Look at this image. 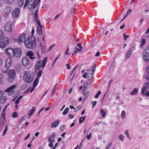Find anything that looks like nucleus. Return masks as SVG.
Listing matches in <instances>:
<instances>
[{
  "instance_id": "1",
  "label": "nucleus",
  "mask_w": 149,
  "mask_h": 149,
  "mask_svg": "<svg viewBox=\"0 0 149 149\" xmlns=\"http://www.w3.org/2000/svg\"><path fill=\"white\" fill-rule=\"evenodd\" d=\"M40 0H26L25 2L24 8L28 5V8L29 9H31L33 8L32 10V13L34 16V13L33 12L34 10L36 11L37 9V12L39 10V8H36L38 5V2H40Z\"/></svg>"
},
{
  "instance_id": "2",
  "label": "nucleus",
  "mask_w": 149,
  "mask_h": 149,
  "mask_svg": "<svg viewBox=\"0 0 149 149\" xmlns=\"http://www.w3.org/2000/svg\"><path fill=\"white\" fill-rule=\"evenodd\" d=\"M24 43L27 47L31 49L34 48L36 45L35 38L32 36H29L27 40H25Z\"/></svg>"
},
{
  "instance_id": "3",
  "label": "nucleus",
  "mask_w": 149,
  "mask_h": 149,
  "mask_svg": "<svg viewBox=\"0 0 149 149\" xmlns=\"http://www.w3.org/2000/svg\"><path fill=\"white\" fill-rule=\"evenodd\" d=\"M8 81L10 82L13 81L15 79L16 76V72L15 70L10 69L8 72Z\"/></svg>"
},
{
  "instance_id": "4",
  "label": "nucleus",
  "mask_w": 149,
  "mask_h": 149,
  "mask_svg": "<svg viewBox=\"0 0 149 149\" xmlns=\"http://www.w3.org/2000/svg\"><path fill=\"white\" fill-rule=\"evenodd\" d=\"M16 88V85H13L8 87L7 89L5 90L4 91L8 93L9 95H11L14 93Z\"/></svg>"
},
{
  "instance_id": "5",
  "label": "nucleus",
  "mask_w": 149,
  "mask_h": 149,
  "mask_svg": "<svg viewBox=\"0 0 149 149\" xmlns=\"http://www.w3.org/2000/svg\"><path fill=\"white\" fill-rule=\"evenodd\" d=\"M38 10L36 11L34 10L33 12L34 13V17L35 20V22L36 23L38 24L37 27L43 28V26L41 25L40 22L39 20L38 19V13H37Z\"/></svg>"
},
{
  "instance_id": "6",
  "label": "nucleus",
  "mask_w": 149,
  "mask_h": 149,
  "mask_svg": "<svg viewBox=\"0 0 149 149\" xmlns=\"http://www.w3.org/2000/svg\"><path fill=\"white\" fill-rule=\"evenodd\" d=\"M4 29L7 32H12L13 31L12 22H7L5 25Z\"/></svg>"
},
{
  "instance_id": "7",
  "label": "nucleus",
  "mask_w": 149,
  "mask_h": 149,
  "mask_svg": "<svg viewBox=\"0 0 149 149\" xmlns=\"http://www.w3.org/2000/svg\"><path fill=\"white\" fill-rule=\"evenodd\" d=\"M143 58L145 62L149 61V49H145L143 54Z\"/></svg>"
},
{
  "instance_id": "8",
  "label": "nucleus",
  "mask_w": 149,
  "mask_h": 149,
  "mask_svg": "<svg viewBox=\"0 0 149 149\" xmlns=\"http://www.w3.org/2000/svg\"><path fill=\"white\" fill-rule=\"evenodd\" d=\"M9 43V39L6 38L3 41H0V47L2 48H5L8 45Z\"/></svg>"
},
{
  "instance_id": "9",
  "label": "nucleus",
  "mask_w": 149,
  "mask_h": 149,
  "mask_svg": "<svg viewBox=\"0 0 149 149\" xmlns=\"http://www.w3.org/2000/svg\"><path fill=\"white\" fill-rule=\"evenodd\" d=\"M24 78H25V81L29 84L31 83L33 79V77L27 73H25L24 76Z\"/></svg>"
},
{
  "instance_id": "10",
  "label": "nucleus",
  "mask_w": 149,
  "mask_h": 149,
  "mask_svg": "<svg viewBox=\"0 0 149 149\" xmlns=\"http://www.w3.org/2000/svg\"><path fill=\"white\" fill-rule=\"evenodd\" d=\"M22 55L21 50L18 48H16L14 49V57L15 58L20 57Z\"/></svg>"
},
{
  "instance_id": "11",
  "label": "nucleus",
  "mask_w": 149,
  "mask_h": 149,
  "mask_svg": "<svg viewBox=\"0 0 149 149\" xmlns=\"http://www.w3.org/2000/svg\"><path fill=\"white\" fill-rule=\"evenodd\" d=\"M81 43H79L77 44V46L79 47V48H78L77 47H76L74 48V53L72 54V55L81 51L82 49H83V47L81 46Z\"/></svg>"
},
{
  "instance_id": "12",
  "label": "nucleus",
  "mask_w": 149,
  "mask_h": 149,
  "mask_svg": "<svg viewBox=\"0 0 149 149\" xmlns=\"http://www.w3.org/2000/svg\"><path fill=\"white\" fill-rule=\"evenodd\" d=\"M22 61L23 65L25 67H28L30 63L29 59L27 57H24Z\"/></svg>"
},
{
  "instance_id": "13",
  "label": "nucleus",
  "mask_w": 149,
  "mask_h": 149,
  "mask_svg": "<svg viewBox=\"0 0 149 149\" xmlns=\"http://www.w3.org/2000/svg\"><path fill=\"white\" fill-rule=\"evenodd\" d=\"M5 51L10 57H14V49L11 48H8L6 49Z\"/></svg>"
},
{
  "instance_id": "14",
  "label": "nucleus",
  "mask_w": 149,
  "mask_h": 149,
  "mask_svg": "<svg viewBox=\"0 0 149 149\" xmlns=\"http://www.w3.org/2000/svg\"><path fill=\"white\" fill-rule=\"evenodd\" d=\"M19 9L17 8L13 11L12 13V16L15 19L17 18L19 16Z\"/></svg>"
},
{
  "instance_id": "15",
  "label": "nucleus",
  "mask_w": 149,
  "mask_h": 149,
  "mask_svg": "<svg viewBox=\"0 0 149 149\" xmlns=\"http://www.w3.org/2000/svg\"><path fill=\"white\" fill-rule=\"evenodd\" d=\"M39 78H38V77H36L35 79L33 84V86L32 88L30 90V92H31L33 91L36 88V86L38 84L39 81Z\"/></svg>"
},
{
  "instance_id": "16",
  "label": "nucleus",
  "mask_w": 149,
  "mask_h": 149,
  "mask_svg": "<svg viewBox=\"0 0 149 149\" xmlns=\"http://www.w3.org/2000/svg\"><path fill=\"white\" fill-rule=\"evenodd\" d=\"M12 63V60L11 58H7L5 63V67L6 68H8L11 65Z\"/></svg>"
},
{
  "instance_id": "17",
  "label": "nucleus",
  "mask_w": 149,
  "mask_h": 149,
  "mask_svg": "<svg viewBox=\"0 0 149 149\" xmlns=\"http://www.w3.org/2000/svg\"><path fill=\"white\" fill-rule=\"evenodd\" d=\"M56 135L55 133L53 132L50 135L48 139V140L49 143L54 142H55V136Z\"/></svg>"
},
{
  "instance_id": "18",
  "label": "nucleus",
  "mask_w": 149,
  "mask_h": 149,
  "mask_svg": "<svg viewBox=\"0 0 149 149\" xmlns=\"http://www.w3.org/2000/svg\"><path fill=\"white\" fill-rule=\"evenodd\" d=\"M86 71L88 73V79L89 80H91L93 77L94 72L90 69L87 70Z\"/></svg>"
},
{
  "instance_id": "19",
  "label": "nucleus",
  "mask_w": 149,
  "mask_h": 149,
  "mask_svg": "<svg viewBox=\"0 0 149 149\" xmlns=\"http://www.w3.org/2000/svg\"><path fill=\"white\" fill-rule=\"evenodd\" d=\"M43 65L41 61H38L36 63L35 65V68L36 70H39L41 67L42 68V66Z\"/></svg>"
},
{
  "instance_id": "20",
  "label": "nucleus",
  "mask_w": 149,
  "mask_h": 149,
  "mask_svg": "<svg viewBox=\"0 0 149 149\" xmlns=\"http://www.w3.org/2000/svg\"><path fill=\"white\" fill-rule=\"evenodd\" d=\"M141 93H143L144 95H146L147 96H149V92L148 91L145 87L142 88Z\"/></svg>"
},
{
  "instance_id": "21",
  "label": "nucleus",
  "mask_w": 149,
  "mask_h": 149,
  "mask_svg": "<svg viewBox=\"0 0 149 149\" xmlns=\"http://www.w3.org/2000/svg\"><path fill=\"white\" fill-rule=\"evenodd\" d=\"M25 34L22 33L19 36L18 40L20 42H22L24 40V41L26 40L25 38Z\"/></svg>"
},
{
  "instance_id": "22",
  "label": "nucleus",
  "mask_w": 149,
  "mask_h": 149,
  "mask_svg": "<svg viewBox=\"0 0 149 149\" xmlns=\"http://www.w3.org/2000/svg\"><path fill=\"white\" fill-rule=\"evenodd\" d=\"M27 55L29 56L31 59H33L35 58V57L34 56V53L31 51H29L26 53Z\"/></svg>"
},
{
  "instance_id": "23",
  "label": "nucleus",
  "mask_w": 149,
  "mask_h": 149,
  "mask_svg": "<svg viewBox=\"0 0 149 149\" xmlns=\"http://www.w3.org/2000/svg\"><path fill=\"white\" fill-rule=\"evenodd\" d=\"M59 120H57L55 122L51 124V127L54 128L58 126L59 124Z\"/></svg>"
},
{
  "instance_id": "24",
  "label": "nucleus",
  "mask_w": 149,
  "mask_h": 149,
  "mask_svg": "<svg viewBox=\"0 0 149 149\" xmlns=\"http://www.w3.org/2000/svg\"><path fill=\"white\" fill-rule=\"evenodd\" d=\"M84 95V98L83 99V101L85 100L90 95V93L89 92H86L83 93Z\"/></svg>"
},
{
  "instance_id": "25",
  "label": "nucleus",
  "mask_w": 149,
  "mask_h": 149,
  "mask_svg": "<svg viewBox=\"0 0 149 149\" xmlns=\"http://www.w3.org/2000/svg\"><path fill=\"white\" fill-rule=\"evenodd\" d=\"M35 73L38 75L37 77H38V78L41 77L42 74L41 71H40L39 70H36V69Z\"/></svg>"
},
{
  "instance_id": "26",
  "label": "nucleus",
  "mask_w": 149,
  "mask_h": 149,
  "mask_svg": "<svg viewBox=\"0 0 149 149\" xmlns=\"http://www.w3.org/2000/svg\"><path fill=\"white\" fill-rule=\"evenodd\" d=\"M138 88H134L132 91L130 93V95H136L138 92Z\"/></svg>"
},
{
  "instance_id": "27",
  "label": "nucleus",
  "mask_w": 149,
  "mask_h": 149,
  "mask_svg": "<svg viewBox=\"0 0 149 149\" xmlns=\"http://www.w3.org/2000/svg\"><path fill=\"white\" fill-rule=\"evenodd\" d=\"M24 3V1L23 0H19L18 1L17 5L18 7L21 8L23 5Z\"/></svg>"
},
{
  "instance_id": "28",
  "label": "nucleus",
  "mask_w": 149,
  "mask_h": 149,
  "mask_svg": "<svg viewBox=\"0 0 149 149\" xmlns=\"http://www.w3.org/2000/svg\"><path fill=\"white\" fill-rule=\"evenodd\" d=\"M42 28L37 27V31L38 33L40 35H41L42 34Z\"/></svg>"
},
{
  "instance_id": "29",
  "label": "nucleus",
  "mask_w": 149,
  "mask_h": 149,
  "mask_svg": "<svg viewBox=\"0 0 149 149\" xmlns=\"http://www.w3.org/2000/svg\"><path fill=\"white\" fill-rule=\"evenodd\" d=\"M132 49H130L126 55V58H129L130 56L132 54Z\"/></svg>"
},
{
  "instance_id": "30",
  "label": "nucleus",
  "mask_w": 149,
  "mask_h": 149,
  "mask_svg": "<svg viewBox=\"0 0 149 149\" xmlns=\"http://www.w3.org/2000/svg\"><path fill=\"white\" fill-rule=\"evenodd\" d=\"M47 57H46L42 61H41L42 63L43 64V65L42 66V68H44L46 64V63L47 61Z\"/></svg>"
},
{
  "instance_id": "31",
  "label": "nucleus",
  "mask_w": 149,
  "mask_h": 149,
  "mask_svg": "<svg viewBox=\"0 0 149 149\" xmlns=\"http://www.w3.org/2000/svg\"><path fill=\"white\" fill-rule=\"evenodd\" d=\"M4 34L2 31L1 30H0V40L3 39L4 37Z\"/></svg>"
},
{
  "instance_id": "32",
  "label": "nucleus",
  "mask_w": 149,
  "mask_h": 149,
  "mask_svg": "<svg viewBox=\"0 0 149 149\" xmlns=\"http://www.w3.org/2000/svg\"><path fill=\"white\" fill-rule=\"evenodd\" d=\"M69 111V109L68 107H67L63 112L62 114L63 115H66L68 113Z\"/></svg>"
},
{
  "instance_id": "33",
  "label": "nucleus",
  "mask_w": 149,
  "mask_h": 149,
  "mask_svg": "<svg viewBox=\"0 0 149 149\" xmlns=\"http://www.w3.org/2000/svg\"><path fill=\"white\" fill-rule=\"evenodd\" d=\"M36 110L35 107H34L30 111V112L29 114V116H31L32 115Z\"/></svg>"
},
{
  "instance_id": "34",
  "label": "nucleus",
  "mask_w": 149,
  "mask_h": 149,
  "mask_svg": "<svg viewBox=\"0 0 149 149\" xmlns=\"http://www.w3.org/2000/svg\"><path fill=\"white\" fill-rule=\"evenodd\" d=\"M86 117V116H85L84 117H81L79 119V123H81L84 120Z\"/></svg>"
},
{
  "instance_id": "35",
  "label": "nucleus",
  "mask_w": 149,
  "mask_h": 149,
  "mask_svg": "<svg viewBox=\"0 0 149 149\" xmlns=\"http://www.w3.org/2000/svg\"><path fill=\"white\" fill-rule=\"evenodd\" d=\"M100 113L102 115V117L104 118L105 117L106 115L105 112L102 109H101L100 110Z\"/></svg>"
},
{
  "instance_id": "36",
  "label": "nucleus",
  "mask_w": 149,
  "mask_h": 149,
  "mask_svg": "<svg viewBox=\"0 0 149 149\" xmlns=\"http://www.w3.org/2000/svg\"><path fill=\"white\" fill-rule=\"evenodd\" d=\"M8 130V127L7 126H6L5 127V128L4 130V131H3V136H4L6 134V133L7 132Z\"/></svg>"
},
{
  "instance_id": "37",
  "label": "nucleus",
  "mask_w": 149,
  "mask_h": 149,
  "mask_svg": "<svg viewBox=\"0 0 149 149\" xmlns=\"http://www.w3.org/2000/svg\"><path fill=\"white\" fill-rule=\"evenodd\" d=\"M1 102L2 103H4L6 100V98L5 96H3L1 98Z\"/></svg>"
},
{
  "instance_id": "38",
  "label": "nucleus",
  "mask_w": 149,
  "mask_h": 149,
  "mask_svg": "<svg viewBox=\"0 0 149 149\" xmlns=\"http://www.w3.org/2000/svg\"><path fill=\"white\" fill-rule=\"evenodd\" d=\"M76 7V5H75L71 8L70 14L71 15H72L74 13V11Z\"/></svg>"
},
{
  "instance_id": "39",
  "label": "nucleus",
  "mask_w": 149,
  "mask_h": 149,
  "mask_svg": "<svg viewBox=\"0 0 149 149\" xmlns=\"http://www.w3.org/2000/svg\"><path fill=\"white\" fill-rule=\"evenodd\" d=\"M90 69L93 72H94L96 69L95 65L94 64L93 66V67H91Z\"/></svg>"
},
{
  "instance_id": "40",
  "label": "nucleus",
  "mask_w": 149,
  "mask_h": 149,
  "mask_svg": "<svg viewBox=\"0 0 149 149\" xmlns=\"http://www.w3.org/2000/svg\"><path fill=\"white\" fill-rule=\"evenodd\" d=\"M146 40L144 39L142 40L140 46V48L142 47L146 43Z\"/></svg>"
},
{
  "instance_id": "41",
  "label": "nucleus",
  "mask_w": 149,
  "mask_h": 149,
  "mask_svg": "<svg viewBox=\"0 0 149 149\" xmlns=\"http://www.w3.org/2000/svg\"><path fill=\"white\" fill-rule=\"evenodd\" d=\"M5 2L11 4L14 2L15 0H3Z\"/></svg>"
},
{
  "instance_id": "42",
  "label": "nucleus",
  "mask_w": 149,
  "mask_h": 149,
  "mask_svg": "<svg viewBox=\"0 0 149 149\" xmlns=\"http://www.w3.org/2000/svg\"><path fill=\"white\" fill-rule=\"evenodd\" d=\"M18 115V113L17 112H13L12 113V116L14 118H16Z\"/></svg>"
},
{
  "instance_id": "43",
  "label": "nucleus",
  "mask_w": 149,
  "mask_h": 149,
  "mask_svg": "<svg viewBox=\"0 0 149 149\" xmlns=\"http://www.w3.org/2000/svg\"><path fill=\"white\" fill-rule=\"evenodd\" d=\"M101 92L100 91H99L95 95L94 97L95 98H97L99 95L101 94Z\"/></svg>"
},
{
  "instance_id": "44",
  "label": "nucleus",
  "mask_w": 149,
  "mask_h": 149,
  "mask_svg": "<svg viewBox=\"0 0 149 149\" xmlns=\"http://www.w3.org/2000/svg\"><path fill=\"white\" fill-rule=\"evenodd\" d=\"M23 97V96H21L18 98L17 100L16 101L15 103L16 104H18L20 100Z\"/></svg>"
},
{
  "instance_id": "45",
  "label": "nucleus",
  "mask_w": 149,
  "mask_h": 149,
  "mask_svg": "<svg viewBox=\"0 0 149 149\" xmlns=\"http://www.w3.org/2000/svg\"><path fill=\"white\" fill-rule=\"evenodd\" d=\"M125 112L124 111H123L121 114V118L122 119H124L125 117Z\"/></svg>"
},
{
  "instance_id": "46",
  "label": "nucleus",
  "mask_w": 149,
  "mask_h": 149,
  "mask_svg": "<svg viewBox=\"0 0 149 149\" xmlns=\"http://www.w3.org/2000/svg\"><path fill=\"white\" fill-rule=\"evenodd\" d=\"M65 128V126L64 125H61L60 127V130H64Z\"/></svg>"
},
{
  "instance_id": "47",
  "label": "nucleus",
  "mask_w": 149,
  "mask_h": 149,
  "mask_svg": "<svg viewBox=\"0 0 149 149\" xmlns=\"http://www.w3.org/2000/svg\"><path fill=\"white\" fill-rule=\"evenodd\" d=\"M125 134L127 135V137L130 139H131L130 138V137H129V134L128 133V130H126L125 131Z\"/></svg>"
},
{
  "instance_id": "48",
  "label": "nucleus",
  "mask_w": 149,
  "mask_h": 149,
  "mask_svg": "<svg viewBox=\"0 0 149 149\" xmlns=\"http://www.w3.org/2000/svg\"><path fill=\"white\" fill-rule=\"evenodd\" d=\"M8 70V68H6V69H3L2 70V72L4 73H6L7 72Z\"/></svg>"
},
{
  "instance_id": "49",
  "label": "nucleus",
  "mask_w": 149,
  "mask_h": 149,
  "mask_svg": "<svg viewBox=\"0 0 149 149\" xmlns=\"http://www.w3.org/2000/svg\"><path fill=\"white\" fill-rule=\"evenodd\" d=\"M15 69L18 71H19L21 69L20 65H17L16 66Z\"/></svg>"
},
{
  "instance_id": "50",
  "label": "nucleus",
  "mask_w": 149,
  "mask_h": 149,
  "mask_svg": "<svg viewBox=\"0 0 149 149\" xmlns=\"http://www.w3.org/2000/svg\"><path fill=\"white\" fill-rule=\"evenodd\" d=\"M69 49V47H68L65 53V55H70V54L68 53Z\"/></svg>"
},
{
  "instance_id": "51",
  "label": "nucleus",
  "mask_w": 149,
  "mask_h": 149,
  "mask_svg": "<svg viewBox=\"0 0 149 149\" xmlns=\"http://www.w3.org/2000/svg\"><path fill=\"white\" fill-rule=\"evenodd\" d=\"M79 66V65H77L76 66L74 69L72 70L71 72V75H72L74 72L75 70H76V69Z\"/></svg>"
},
{
  "instance_id": "52",
  "label": "nucleus",
  "mask_w": 149,
  "mask_h": 149,
  "mask_svg": "<svg viewBox=\"0 0 149 149\" xmlns=\"http://www.w3.org/2000/svg\"><path fill=\"white\" fill-rule=\"evenodd\" d=\"M97 101H95L94 102H92L91 104H92V108H93L97 103Z\"/></svg>"
},
{
  "instance_id": "53",
  "label": "nucleus",
  "mask_w": 149,
  "mask_h": 149,
  "mask_svg": "<svg viewBox=\"0 0 149 149\" xmlns=\"http://www.w3.org/2000/svg\"><path fill=\"white\" fill-rule=\"evenodd\" d=\"M35 55L37 56L38 58H39L40 57L39 52L38 51L36 52V54H35Z\"/></svg>"
},
{
  "instance_id": "54",
  "label": "nucleus",
  "mask_w": 149,
  "mask_h": 149,
  "mask_svg": "<svg viewBox=\"0 0 149 149\" xmlns=\"http://www.w3.org/2000/svg\"><path fill=\"white\" fill-rule=\"evenodd\" d=\"M87 76H88V73L85 72L82 75V77L84 78H87Z\"/></svg>"
},
{
  "instance_id": "55",
  "label": "nucleus",
  "mask_w": 149,
  "mask_h": 149,
  "mask_svg": "<svg viewBox=\"0 0 149 149\" xmlns=\"http://www.w3.org/2000/svg\"><path fill=\"white\" fill-rule=\"evenodd\" d=\"M146 88H147L148 89H149V82H147L145 85V87Z\"/></svg>"
},
{
  "instance_id": "56",
  "label": "nucleus",
  "mask_w": 149,
  "mask_h": 149,
  "mask_svg": "<svg viewBox=\"0 0 149 149\" xmlns=\"http://www.w3.org/2000/svg\"><path fill=\"white\" fill-rule=\"evenodd\" d=\"M41 50L42 52L43 53H45V46H42V47Z\"/></svg>"
},
{
  "instance_id": "57",
  "label": "nucleus",
  "mask_w": 149,
  "mask_h": 149,
  "mask_svg": "<svg viewBox=\"0 0 149 149\" xmlns=\"http://www.w3.org/2000/svg\"><path fill=\"white\" fill-rule=\"evenodd\" d=\"M8 104H7L4 108L3 110V112L2 113V114H3L4 112L6 110L7 108L8 107Z\"/></svg>"
},
{
  "instance_id": "58",
  "label": "nucleus",
  "mask_w": 149,
  "mask_h": 149,
  "mask_svg": "<svg viewBox=\"0 0 149 149\" xmlns=\"http://www.w3.org/2000/svg\"><path fill=\"white\" fill-rule=\"evenodd\" d=\"M68 117L71 119H72L74 117V116L72 114H70L68 115Z\"/></svg>"
},
{
  "instance_id": "59",
  "label": "nucleus",
  "mask_w": 149,
  "mask_h": 149,
  "mask_svg": "<svg viewBox=\"0 0 149 149\" xmlns=\"http://www.w3.org/2000/svg\"><path fill=\"white\" fill-rule=\"evenodd\" d=\"M91 133H90L87 136L86 138L87 139L89 140L90 139L91 137Z\"/></svg>"
},
{
  "instance_id": "60",
  "label": "nucleus",
  "mask_w": 149,
  "mask_h": 149,
  "mask_svg": "<svg viewBox=\"0 0 149 149\" xmlns=\"http://www.w3.org/2000/svg\"><path fill=\"white\" fill-rule=\"evenodd\" d=\"M132 9H129L127 11V15H128V14H129L130 13H131L132 12Z\"/></svg>"
},
{
  "instance_id": "61",
  "label": "nucleus",
  "mask_w": 149,
  "mask_h": 149,
  "mask_svg": "<svg viewBox=\"0 0 149 149\" xmlns=\"http://www.w3.org/2000/svg\"><path fill=\"white\" fill-rule=\"evenodd\" d=\"M88 82V81H86L84 84V87L87 88Z\"/></svg>"
},
{
  "instance_id": "62",
  "label": "nucleus",
  "mask_w": 149,
  "mask_h": 149,
  "mask_svg": "<svg viewBox=\"0 0 149 149\" xmlns=\"http://www.w3.org/2000/svg\"><path fill=\"white\" fill-rule=\"evenodd\" d=\"M119 139L121 140L122 141L123 139V136L122 135H119Z\"/></svg>"
},
{
  "instance_id": "63",
  "label": "nucleus",
  "mask_w": 149,
  "mask_h": 149,
  "mask_svg": "<svg viewBox=\"0 0 149 149\" xmlns=\"http://www.w3.org/2000/svg\"><path fill=\"white\" fill-rule=\"evenodd\" d=\"M116 66V63L115 62H113L111 65V68H113L114 67H115Z\"/></svg>"
},
{
  "instance_id": "64",
  "label": "nucleus",
  "mask_w": 149,
  "mask_h": 149,
  "mask_svg": "<svg viewBox=\"0 0 149 149\" xmlns=\"http://www.w3.org/2000/svg\"><path fill=\"white\" fill-rule=\"evenodd\" d=\"M146 79L148 80H149V74H147L145 76Z\"/></svg>"
}]
</instances>
